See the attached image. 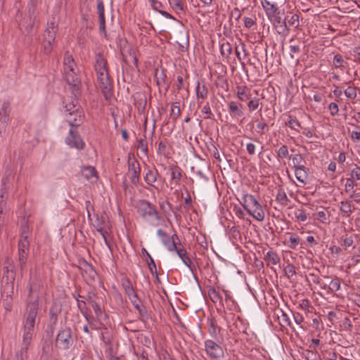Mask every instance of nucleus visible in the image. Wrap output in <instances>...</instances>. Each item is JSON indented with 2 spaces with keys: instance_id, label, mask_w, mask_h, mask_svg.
Returning a JSON list of instances; mask_svg holds the SVG:
<instances>
[{
  "instance_id": "1",
  "label": "nucleus",
  "mask_w": 360,
  "mask_h": 360,
  "mask_svg": "<svg viewBox=\"0 0 360 360\" xmlns=\"http://www.w3.org/2000/svg\"><path fill=\"white\" fill-rule=\"evenodd\" d=\"M64 77L75 97L80 94L81 79L78 75V68L72 56L66 51L63 57Z\"/></svg>"
},
{
  "instance_id": "2",
  "label": "nucleus",
  "mask_w": 360,
  "mask_h": 360,
  "mask_svg": "<svg viewBox=\"0 0 360 360\" xmlns=\"http://www.w3.org/2000/svg\"><path fill=\"white\" fill-rule=\"evenodd\" d=\"M39 297L27 304L25 320L23 321V335L22 343L30 345L34 334L36 318L39 311Z\"/></svg>"
},
{
  "instance_id": "3",
  "label": "nucleus",
  "mask_w": 360,
  "mask_h": 360,
  "mask_svg": "<svg viewBox=\"0 0 360 360\" xmlns=\"http://www.w3.org/2000/svg\"><path fill=\"white\" fill-rule=\"evenodd\" d=\"M139 215L147 224L156 226L162 219L156 207L147 200H139L135 204Z\"/></svg>"
},
{
  "instance_id": "4",
  "label": "nucleus",
  "mask_w": 360,
  "mask_h": 360,
  "mask_svg": "<svg viewBox=\"0 0 360 360\" xmlns=\"http://www.w3.org/2000/svg\"><path fill=\"white\" fill-rule=\"evenodd\" d=\"M240 203L247 212L256 220L262 221L264 219L265 213L263 207L253 195L243 193Z\"/></svg>"
},
{
  "instance_id": "5",
  "label": "nucleus",
  "mask_w": 360,
  "mask_h": 360,
  "mask_svg": "<svg viewBox=\"0 0 360 360\" xmlns=\"http://www.w3.org/2000/svg\"><path fill=\"white\" fill-rule=\"evenodd\" d=\"M205 351L209 358L219 360L224 356L222 347L212 340H206L204 342Z\"/></svg>"
},
{
  "instance_id": "6",
  "label": "nucleus",
  "mask_w": 360,
  "mask_h": 360,
  "mask_svg": "<svg viewBox=\"0 0 360 360\" xmlns=\"http://www.w3.org/2000/svg\"><path fill=\"white\" fill-rule=\"evenodd\" d=\"M97 79L100 89L105 99L109 100L112 96L113 84L108 72L97 74Z\"/></svg>"
},
{
  "instance_id": "7",
  "label": "nucleus",
  "mask_w": 360,
  "mask_h": 360,
  "mask_svg": "<svg viewBox=\"0 0 360 360\" xmlns=\"http://www.w3.org/2000/svg\"><path fill=\"white\" fill-rule=\"evenodd\" d=\"M91 306L95 313V319L98 322L99 326H96L93 322L91 328L94 330H99L105 327L106 321L108 320V315L101 308V306L96 300H91Z\"/></svg>"
},
{
  "instance_id": "8",
  "label": "nucleus",
  "mask_w": 360,
  "mask_h": 360,
  "mask_svg": "<svg viewBox=\"0 0 360 360\" xmlns=\"http://www.w3.org/2000/svg\"><path fill=\"white\" fill-rule=\"evenodd\" d=\"M56 343L59 345L60 348L65 350L72 346L73 339L70 328L65 327L59 330L56 337Z\"/></svg>"
},
{
  "instance_id": "9",
  "label": "nucleus",
  "mask_w": 360,
  "mask_h": 360,
  "mask_svg": "<svg viewBox=\"0 0 360 360\" xmlns=\"http://www.w3.org/2000/svg\"><path fill=\"white\" fill-rule=\"evenodd\" d=\"M79 269L82 277L88 284H91L95 281L97 273L93 266L82 259L79 261Z\"/></svg>"
},
{
  "instance_id": "10",
  "label": "nucleus",
  "mask_w": 360,
  "mask_h": 360,
  "mask_svg": "<svg viewBox=\"0 0 360 360\" xmlns=\"http://www.w3.org/2000/svg\"><path fill=\"white\" fill-rule=\"evenodd\" d=\"M141 166L136 159L128 160V172L127 175L131 183L134 186H138L140 181Z\"/></svg>"
},
{
  "instance_id": "11",
  "label": "nucleus",
  "mask_w": 360,
  "mask_h": 360,
  "mask_svg": "<svg viewBox=\"0 0 360 360\" xmlns=\"http://www.w3.org/2000/svg\"><path fill=\"white\" fill-rule=\"evenodd\" d=\"M65 143L72 148L82 150L84 146V143L75 128L70 129L68 135L65 137Z\"/></svg>"
},
{
  "instance_id": "12",
  "label": "nucleus",
  "mask_w": 360,
  "mask_h": 360,
  "mask_svg": "<svg viewBox=\"0 0 360 360\" xmlns=\"http://www.w3.org/2000/svg\"><path fill=\"white\" fill-rule=\"evenodd\" d=\"M157 235L160 238L162 244L168 251L173 252L174 249H176V245L178 243L176 240L179 242V239L176 233L169 237L165 231L158 229Z\"/></svg>"
},
{
  "instance_id": "13",
  "label": "nucleus",
  "mask_w": 360,
  "mask_h": 360,
  "mask_svg": "<svg viewBox=\"0 0 360 360\" xmlns=\"http://www.w3.org/2000/svg\"><path fill=\"white\" fill-rule=\"evenodd\" d=\"M85 115L83 110L76 111L71 114V112L65 113V120L71 127L70 128L77 129L84 121Z\"/></svg>"
},
{
  "instance_id": "14",
  "label": "nucleus",
  "mask_w": 360,
  "mask_h": 360,
  "mask_svg": "<svg viewBox=\"0 0 360 360\" xmlns=\"http://www.w3.org/2000/svg\"><path fill=\"white\" fill-rule=\"evenodd\" d=\"M158 176L159 172L155 167L148 168L143 177L144 181L147 184L146 188L148 191H151L152 188L158 191V188L154 184L158 181Z\"/></svg>"
},
{
  "instance_id": "15",
  "label": "nucleus",
  "mask_w": 360,
  "mask_h": 360,
  "mask_svg": "<svg viewBox=\"0 0 360 360\" xmlns=\"http://www.w3.org/2000/svg\"><path fill=\"white\" fill-rule=\"evenodd\" d=\"M4 278H6L7 283H11V285H13L15 278V266L12 259L9 257H6L4 262Z\"/></svg>"
},
{
  "instance_id": "16",
  "label": "nucleus",
  "mask_w": 360,
  "mask_h": 360,
  "mask_svg": "<svg viewBox=\"0 0 360 360\" xmlns=\"http://www.w3.org/2000/svg\"><path fill=\"white\" fill-rule=\"evenodd\" d=\"M169 171L171 175V184H174L176 186L180 184L182 177V169L177 165L172 164L169 165Z\"/></svg>"
},
{
  "instance_id": "17",
  "label": "nucleus",
  "mask_w": 360,
  "mask_h": 360,
  "mask_svg": "<svg viewBox=\"0 0 360 360\" xmlns=\"http://www.w3.org/2000/svg\"><path fill=\"white\" fill-rule=\"evenodd\" d=\"M261 3L267 17L270 20L272 19L273 16L276 15V14H280L279 9L276 4L271 3L269 0H262Z\"/></svg>"
},
{
  "instance_id": "18",
  "label": "nucleus",
  "mask_w": 360,
  "mask_h": 360,
  "mask_svg": "<svg viewBox=\"0 0 360 360\" xmlns=\"http://www.w3.org/2000/svg\"><path fill=\"white\" fill-rule=\"evenodd\" d=\"M174 251L176 252L179 258L181 259L182 262L189 268L191 271H193L192 266H191V260L188 255V253L186 250V249L181 245V244L179 243V246L178 245V243L176 245V249H174Z\"/></svg>"
},
{
  "instance_id": "19",
  "label": "nucleus",
  "mask_w": 360,
  "mask_h": 360,
  "mask_svg": "<svg viewBox=\"0 0 360 360\" xmlns=\"http://www.w3.org/2000/svg\"><path fill=\"white\" fill-rule=\"evenodd\" d=\"M207 325L210 335L214 339L217 338L220 333L221 328L217 325L216 320L213 317H207Z\"/></svg>"
},
{
  "instance_id": "20",
  "label": "nucleus",
  "mask_w": 360,
  "mask_h": 360,
  "mask_svg": "<svg viewBox=\"0 0 360 360\" xmlns=\"http://www.w3.org/2000/svg\"><path fill=\"white\" fill-rule=\"evenodd\" d=\"M95 70L97 74H100L101 72H108L107 69V61L104 58L103 56L100 53L96 54Z\"/></svg>"
},
{
  "instance_id": "21",
  "label": "nucleus",
  "mask_w": 360,
  "mask_h": 360,
  "mask_svg": "<svg viewBox=\"0 0 360 360\" xmlns=\"http://www.w3.org/2000/svg\"><path fill=\"white\" fill-rule=\"evenodd\" d=\"M77 305L85 320L90 325H93V319H94V318L89 314V309L86 307V301L84 300H77Z\"/></svg>"
},
{
  "instance_id": "22",
  "label": "nucleus",
  "mask_w": 360,
  "mask_h": 360,
  "mask_svg": "<svg viewBox=\"0 0 360 360\" xmlns=\"http://www.w3.org/2000/svg\"><path fill=\"white\" fill-rule=\"evenodd\" d=\"M195 91L196 98L198 99H206L208 96V89L204 81L196 82Z\"/></svg>"
},
{
  "instance_id": "23",
  "label": "nucleus",
  "mask_w": 360,
  "mask_h": 360,
  "mask_svg": "<svg viewBox=\"0 0 360 360\" xmlns=\"http://www.w3.org/2000/svg\"><path fill=\"white\" fill-rule=\"evenodd\" d=\"M11 112V103L9 101H4L0 108V121L4 124H6L9 121V115Z\"/></svg>"
},
{
  "instance_id": "24",
  "label": "nucleus",
  "mask_w": 360,
  "mask_h": 360,
  "mask_svg": "<svg viewBox=\"0 0 360 360\" xmlns=\"http://www.w3.org/2000/svg\"><path fill=\"white\" fill-rule=\"evenodd\" d=\"M229 114L231 117H241L243 115L242 105L236 101H230L228 104Z\"/></svg>"
},
{
  "instance_id": "25",
  "label": "nucleus",
  "mask_w": 360,
  "mask_h": 360,
  "mask_svg": "<svg viewBox=\"0 0 360 360\" xmlns=\"http://www.w3.org/2000/svg\"><path fill=\"white\" fill-rule=\"evenodd\" d=\"M82 175L88 181L92 180L93 179L95 181L98 179V175L96 169L92 166H84L81 168Z\"/></svg>"
},
{
  "instance_id": "26",
  "label": "nucleus",
  "mask_w": 360,
  "mask_h": 360,
  "mask_svg": "<svg viewBox=\"0 0 360 360\" xmlns=\"http://www.w3.org/2000/svg\"><path fill=\"white\" fill-rule=\"evenodd\" d=\"M141 252L144 256L147 257V264L150 273L152 274L153 276H155L156 277H158L157 267L153 258L151 257V255L149 254V252L146 250V248H143L141 249Z\"/></svg>"
},
{
  "instance_id": "27",
  "label": "nucleus",
  "mask_w": 360,
  "mask_h": 360,
  "mask_svg": "<svg viewBox=\"0 0 360 360\" xmlns=\"http://www.w3.org/2000/svg\"><path fill=\"white\" fill-rule=\"evenodd\" d=\"M276 201L279 203L281 206H287L290 202V199L288 198L286 193L282 188H279L276 195Z\"/></svg>"
},
{
  "instance_id": "28",
  "label": "nucleus",
  "mask_w": 360,
  "mask_h": 360,
  "mask_svg": "<svg viewBox=\"0 0 360 360\" xmlns=\"http://www.w3.org/2000/svg\"><path fill=\"white\" fill-rule=\"evenodd\" d=\"M295 175L296 179L302 184H306L308 178V173L306 170L305 167H297L295 169Z\"/></svg>"
},
{
  "instance_id": "29",
  "label": "nucleus",
  "mask_w": 360,
  "mask_h": 360,
  "mask_svg": "<svg viewBox=\"0 0 360 360\" xmlns=\"http://www.w3.org/2000/svg\"><path fill=\"white\" fill-rule=\"evenodd\" d=\"M81 110L82 108L77 105V101L75 99L71 100L70 102H65L64 115H65L66 112H71L72 114Z\"/></svg>"
},
{
  "instance_id": "30",
  "label": "nucleus",
  "mask_w": 360,
  "mask_h": 360,
  "mask_svg": "<svg viewBox=\"0 0 360 360\" xmlns=\"http://www.w3.org/2000/svg\"><path fill=\"white\" fill-rule=\"evenodd\" d=\"M220 53L223 57L226 58H229L230 56L232 53V46L229 42H220Z\"/></svg>"
},
{
  "instance_id": "31",
  "label": "nucleus",
  "mask_w": 360,
  "mask_h": 360,
  "mask_svg": "<svg viewBox=\"0 0 360 360\" xmlns=\"http://www.w3.org/2000/svg\"><path fill=\"white\" fill-rule=\"evenodd\" d=\"M285 125L288 126L291 129L299 132V128L301 127V124L295 117L290 115H288L287 120L285 122Z\"/></svg>"
},
{
  "instance_id": "32",
  "label": "nucleus",
  "mask_w": 360,
  "mask_h": 360,
  "mask_svg": "<svg viewBox=\"0 0 360 360\" xmlns=\"http://www.w3.org/2000/svg\"><path fill=\"white\" fill-rule=\"evenodd\" d=\"M355 207L349 201L340 202V211L345 214V217H348L353 212Z\"/></svg>"
},
{
  "instance_id": "33",
  "label": "nucleus",
  "mask_w": 360,
  "mask_h": 360,
  "mask_svg": "<svg viewBox=\"0 0 360 360\" xmlns=\"http://www.w3.org/2000/svg\"><path fill=\"white\" fill-rule=\"evenodd\" d=\"M181 113V111L180 109V103L179 102L173 103L171 105L170 117L174 122L180 117Z\"/></svg>"
},
{
  "instance_id": "34",
  "label": "nucleus",
  "mask_w": 360,
  "mask_h": 360,
  "mask_svg": "<svg viewBox=\"0 0 360 360\" xmlns=\"http://www.w3.org/2000/svg\"><path fill=\"white\" fill-rule=\"evenodd\" d=\"M341 278L338 276L333 277L329 283L328 289L330 292H335L340 290L341 288Z\"/></svg>"
},
{
  "instance_id": "35",
  "label": "nucleus",
  "mask_w": 360,
  "mask_h": 360,
  "mask_svg": "<svg viewBox=\"0 0 360 360\" xmlns=\"http://www.w3.org/2000/svg\"><path fill=\"white\" fill-rule=\"evenodd\" d=\"M18 261L19 268H20V271H22L26 266V263H27V257L29 255V252L18 250Z\"/></svg>"
},
{
  "instance_id": "36",
  "label": "nucleus",
  "mask_w": 360,
  "mask_h": 360,
  "mask_svg": "<svg viewBox=\"0 0 360 360\" xmlns=\"http://www.w3.org/2000/svg\"><path fill=\"white\" fill-rule=\"evenodd\" d=\"M29 347L30 345H25L22 343L20 349L15 355L14 360H27Z\"/></svg>"
},
{
  "instance_id": "37",
  "label": "nucleus",
  "mask_w": 360,
  "mask_h": 360,
  "mask_svg": "<svg viewBox=\"0 0 360 360\" xmlns=\"http://www.w3.org/2000/svg\"><path fill=\"white\" fill-rule=\"evenodd\" d=\"M289 236L288 247L291 249H295L300 243V238L298 236L292 233H286Z\"/></svg>"
},
{
  "instance_id": "38",
  "label": "nucleus",
  "mask_w": 360,
  "mask_h": 360,
  "mask_svg": "<svg viewBox=\"0 0 360 360\" xmlns=\"http://www.w3.org/2000/svg\"><path fill=\"white\" fill-rule=\"evenodd\" d=\"M237 89V97L241 101H245L246 100L250 98V95L247 93V87L238 86L236 87Z\"/></svg>"
},
{
  "instance_id": "39",
  "label": "nucleus",
  "mask_w": 360,
  "mask_h": 360,
  "mask_svg": "<svg viewBox=\"0 0 360 360\" xmlns=\"http://www.w3.org/2000/svg\"><path fill=\"white\" fill-rule=\"evenodd\" d=\"M274 28L276 32L283 37H285L290 33V28L288 27L286 22H283L282 25H275Z\"/></svg>"
},
{
  "instance_id": "40",
  "label": "nucleus",
  "mask_w": 360,
  "mask_h": 360,
  "mask_svg": "<svg viewBox=\"0 0 360 360\" xmlns=\"http://www.w3.org/2000/svg\"><path fill=\"white\" fill-rule=\"evenodd\" d=\"M265 259H266L271 264L276 265L280 262V258L276 252L273 251H269L265 255Z\"/></svg>"
},
{
  "instance_id": "41",
  "label": "nucleus",
  "mask_w": 360,
  "mask_h": 360,
  "mask_svg": "<svg viewBox=\"0 0 360 360\" xmlns=\"http://www.w3.org/2000/svg\"><path fill=\"white\" fill-rule=\"evenodd\" d=\"M18 250L30 252V242L27 236L22 237L18 243Z\"/></svg>"
},
{
  "instance_id": "42",
  "label": "nucleus",
  "mask_w": 360,
  "mask_h": 360,
  "mask_svg": "<svg viewBox=\"0 0 360 360\" xmlns=\"http://www.w3.org/2000/svg\"><path fill=\"white\" fill-rule=\"evenodd\" d=\"M201 112L205 115L204 119L214 120V115L212 113L210 105L207 102L202 108Z\"/></svg>"
},
{
  "instance_id": "43",
  "label": "nucleus",
  "mask_w": 360,
  "mask_h": 360,
  "mask_svg": "<svg viewBox=\"0 0 360 360\" xmlns=\"http://www.w3.org/2000/svg\"><path fill=\"white\" fill-rule=\"evenodd\" d=\"M333 63L335 68H345V65H347V63L345 61L340 54H336L334 56Z\"/></svg>"
},
{
  "instance_id": "44",
  "label": "nucleus",
  "mask_w": 360,
  "mask_h": 360,
  "mask_svg": "<svg viewBox=\"0 0 360 360\" xmlns=\"http://www.w3.org/2000/svg\"><path fill=\"white\" fill-rule=\"evenodd\" d=\"M138 148L140 149L145 155H148V143L146 141V136L144 134L142 138L139 140Z\"/></svg>"
},
{
  "instance_id": "45",
  "label": "nucleus",
  "mask_w": 360,
  "mask_h": 360,
  "mask_svg": "<svg viewBox=\"0 0 360 360\" xmlns=\"http://www.w3.org/2000/svg\"><path fill=\"white\" fill-rule=\"evenodd\" d=\"M295 217L296 221L300 223L304 222L307 219V215L305 211L302 208L297 209L295 212Z\"/></svg>"
},
{
  "instance_id": "46",
  "label": "nucleus",
  "mask_w": 360,
  "mask_h": 360,
  "mask_svg": "<svg viewBox=\"0 0 360 360\" xmlns=\"http://www.w3.org/2000/svg\"><path fill=\"white\" fill-rule=\"evenodd\" d=\"M299 308L307 312H311L313 309V306L308 299H302L300 301Z\"/></svg>"
},
{
  "instance_id": "47",
  "label": "nucleus",
  "mask_w": 360,
  "mask_h": 360,
  "mask_svg": "<svg viewBox=\"0 0 360 360\" xmlns=\"http://www.w3.org/2000/svg\"><path fill=\"white\" fill-rule=\"evenodd\" d=\"M292 161L295 169L304 166L303 165L304 160L301 154H295V155H293L292 158Z\"/></svg>"
},
{
  "instance_id": "48",
  "label": "nucleus",
  "mask_w": 360,
  "mask_h": 360,
  "mask_svg": "<svg viewBox=\"0 0 360 360\" xmlns=\"http://www.w3.org/2000/svg\"><path fill=\"white\" fill-rule=\"evenodd\" d=\"M277 158L283 159L289 158L288 148L286 145H282L276 151Z\"/></svg>"
},
{
  "instance_id": "49",
  "label": "nucleus",
  "mask_w": 360,
  "mask_h": 360,
  "mask_svg": "<svg viewBox=\"0 0 360 360\" xmlns=\"http://www.w3.org/2000/svg\"><path fill=\"white\" fill-rule=\"evenodd\" d=\"M349 178L353 179L354 181H360V167L359 165L354 164Z\"/></svg>"
},
{
  "instance_id": "50",
  "label": "nucleus",
  "mask_w": 360,
  "mask_h": 360,
  "mask_svg": "<svg viewBox=\"0 0 360 360\" xmlns=\"http://www.w3.org/2000/svg\"><path fill=\"white\" fill-rule=\"evenodd\" d=\"M209 296L210 297L212 301L213 302H221L222 300L221 296L219 293L216 290L215 288H210L208 291Z\"/></svg>"
},
{
  "instance_id": "51",
  "label": "nucleus",
  "mask_w": 360,
  "mask_h": 360,
  "mask_svg": "<svg viewBox=\"0 0 360 360\" xmlns=\"http://www.w3.org/2000/svg\"><path fill=\"white\" fill-rule=\"evenodd\" d=\"M55 41H51L50 39H44V44H43V49L44 52L46 54H49L53 47Z\"/></svg>"
},
{
  "instance_id": "52",
  "label": "nucleus",
  "mask_w": 360,
  "mask_h": 360,
  "mask_svg": "<svg viewBox=\"0 0 360 360\" xmlns=\"http://www.w3.org/2000/svg\"><path fill=\"white\" fill-rule=\"evenodd\" d=\"M330 214L325 211H319L317 212V219L322 224H328L329 221Z\"/></svg>"
},
{
  "instance_id": "53",
  "label": "nucleus",
  "mask_w": 360,
  "mask_h": 360,
  "mask_svg": "<svg viewBox=\"0 0 360 360\" xmlns=\"http://www.w3.org/2000/svg\"><path fill=\"white\" fill-rule=\"evenodd\" d=\"M356 238V235L342 236V245L345 248L351 247L354 243V238Z\"/></svg>"
},
{
  "instance_id": "54",
  "label": "nucleus",
  "mask_w": 360,
  "mask_h": 360,
  "mask_svg": "<svg viewBox=\"0 0 360 360\" xmlns=\"http://www.w3.org/2000/svg\"><path fill=\"white\" fill-rule=\"evenodd\" d=\"M345 96L350 99H354L356 97V90L355 87L348 86L344 91Z\"/></svg>"
},
{
  "instance_id": "55",
  "label": "nucleus",
  "mask_w": 360,
  "mask_h": 360,
  "mask_svg": "<svg viewBox=\"0 0 360 360\" xmlns=\"http://www.w3.org/2000/svg\"><path fill=\"white\" fill-rule=\"evenodd\" d=\"M138 340L140 343L146 347H150L151 345L150 338L143 334H140L138 336Z\"/></svg>"
},
{
  "instance_id": "56",
  "label": "nucleus",
  "mask_w": 360,
  "mask_h": 360,
  "mask_svg": "<svg viewBox=\"0 0 360 360\" xmlns=\"http://www.w3.org/2000/svg\"><path fill=\"white\" fill-rule=\"evenodd\" d=\"M208 150L210 153V154L219 162L221 161V158L220 157L219 150L217 148V146L214 144H212L209 148Z\"/></svg>"
},
{
  "instance_id": "57",
  "label": "nucleus",
  "mask_w": 360,
  "mask_h": 360,
  "mask_svg": "<svg viewBox=\"0 0 360 360\" xmlns=\"http://www.w3.org/2000/svg\"><path fill=\"white\" fill-rule=\"evenodd\" d=\"M284 271L288 278H290L296 274L295 267L292 264H287L284 269Z\"/></svg>"
},
{
  "instance_id": "58",
  "label": "nucleus",
  "mask_w": 360,
  "mask_h": 360,
  "mask_svg": "<svg viewBox=\"0 0 360 360\" xmlns=\"http://www.w3.org/2000/svg\"><path fill=\"white\" fill-rule=\"evenodd\" d=\"M155 78H157V84L158 86H162V84L165 82L166 75L165 72L162 70L159 72L158 70L156 71L155 73Z\"/></svg>"
},
{
  "instance_id": "59",
  "label": "nucleus",
  "mask_w": 360,
  "mask_h": 360,
  "mask_svg": "<svg viewBox=\"0 0 360 360\" xmlns=\"http://www.w3.org/2000/svg\"><path fill=\"white\" fill-rule=\"evenodd\" d=\"M57 31L58 30H51L50 29H46L44 34V39L55 41Z\"/></svg>"
},
{
  "instance_id": "60",
  "label": "nucleus",
  "mask_w": 360,
  "mask_h": 360,
  "mask_svg": "<svg viewBox=\"0 0 360 360\" xmlns=\"http://www.w3.org/2000/svg\"><path fill=\"white\" fill-rule=\"evenodd\" d=\"M288 22L290 25L293 26L295 28H297L300 25L299 15L297 14H293L288 19Z\"/></svg>"
},
{
  "instance_id": "61",
  "label": "nucleus",
  "mask_w": 360,
  "mask_h": 360,
  "mask_svg": "<svg viewBox=\"0 0 360 360\" xmlns=\"http://www.w3.org/2000/svg\"><path fill=\"white\" fill-rule=\"evenodd\" d=\"M41 283L38 282H31L29 284V295L34 293V292L39 291L41 288Z\"/></svg>"
},
{
  "instance_id": "62",
  "label": "nucleus",
  "mask_w": 360,
  "mask_h": 360,
  "mask_svg": "<svg viewBox=\"0 0 360 360\" xmlns=\"http://www.w3.org/2000/svg\"><path fill=\"white\" fill-rule=\"evenodd\" d=\"M259 105V100L257 98H254L253 99L250 100L248 103V106L250 111L255 110Z\"/></svg>"
},
{
  "instance_id": "63",
  "label": "nucleus",
  "mask_w": 360,
  "mask_h": 360,
  "mask_svg": "<svg viewBox=\"0 0 360 360\" xmlns=\"http://www.w3.org/2000/svg\"><path fill=\"white\" fill-rule=\"evenodd\" d=\"M242 12L241 11L237 8H233L230 13V18H233L236 21H238L239 19L241 18Z\"/></svg>"
},
{
  "instance_id": "64",
  "label": "nucleus",
  "mask_w": 360,
  "mask_h": 360,
  "mask_svg": "<svg viewBox=\"0 0 360 360\" xmlns=\"http://www.w3.org/2000/svg\"><path fill=\"white\" fill-rule=\"evenodd\" d=\"M356 186L355 181L353 179L347 178L345 183V191L349 192L353 191L354 186Z\"/></svg>"
}]
</instances>
